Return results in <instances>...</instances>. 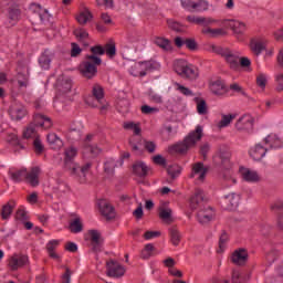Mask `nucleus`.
Segmentation results:
<instances>
[{
  "mask_svg": "<svg viewBox=\"0 0 283 283\" xmlns=\"http://www.w3.org/2000/svg\"><path fill=\"white\" fill-rule=\"evenodd\" d=\"M78 156V148L75 146H69L64 149V165L66 169L71 170L72 176L78 178L80 182H86L85 176L92 167V164H85L82 168L78 164L74 163V158Z\"/></svg>",
  "mask_w": 283,
  "mask_h": 283,
  "instance_id": "nucleus-1",
  "label": "nucleus"
},
{
  "mask_svg": "<svg viewBox=\"0 0 283 283\" xmlns=\"http://www.w3.org/2000/svg\"><path fill=\"white\" fill-rule=\"evenodd\" d=\"M206 50L207 52L222 56L231 70H238L240 67V53L238 51H232L229 48L213 43L206 44Z\"/></svg>",
  "mask_w": 283,
  "mask_h": 283,
  "instance_id": "nucleus-2",
  "label": "nucleus"
},
{
  "mask_svg": "<svg viewBox=\"0 0 283 283\" xmlns=\"http://www.w3.org/2000/svg\"><path fill=\"white\" fill-rule=\"evenodd\" d=\"M160 67H161L160 62L154 59L134 62L129 69V74L132 76L143 77L146 74H149V72H158Z\"/></svg>",
  "mask_w": 283,
  "mask_h": 283,
  "instance_id": "nucleus-3",
  "label": "nucleus"
},
{
  "mask_svg": "<svg viewBox=\"0 0 283 283\" xmlns=\"http://www.w3.org/2000/svg\"><path fill=\"white\" fill-rule=\"evenodd\" d=\"M52 119L42 114H35L33 117V123H31L24 130V138H34L36 136V127H42V129H52Z\"/></svg>",
  "mask_w": 283,
  "mask_h": 283,
  "instance_id": "nucleus-4",
  "label": "nucleus"
},
{
  "mask_svg": "<svg viewBox=\"0 0 283 283\" xmlns=\"http://www.w3.org/2000/svg\"><path fill=\"white\" fill-rule=\"evenodd\" d=\"M41 175V169L39 168H32V170L28 174L27 170H9V176L11 179L14 180V182H19L20 180H23L25 178L27 182L31 185V187H38L39 185V176Z\"/></svg>",
  "mask_w": 283,
  "mask_h": 283,
  "instance_id": "nucleus-5",
  "label": "nucleus"
},
{
  "mask_svg": "<svg viewBox=\"0 0 283 283\" xmlns=\"http://www.w3.org/2000/svg\"><path fill=\"white\" fill-rule=\"evenodd\" d=\"M102 60L95 55H87L85 61L80 65V71L86 78H94L98 70L96 65H101Z\"/></svg>",
  "mask_w": 283,
  "mask_h": 283,
  "instance_id": "nucleus-6",
  "label": "nucleus"
},
{
  "mask_svg": "<svg viewBox=\"0 0 283 283\" xmlns=\"http://www.w3.org/2000/svg\"><path fill=\"white\" fill-rule=\"evenodd\" d=\"M174 70L179 74V76H184L185 78H190L191 81L198 78V69L186 60H176L174 63Z\"/></svg>",
  "mask_w": 283,
  "mask_h": 283,
  "instance_id": "nucleus-7",
  "label": "nucleus"
},
{
  "mask_svg": "<svg viewBox=\"0 0 283 283\" xmlns=\"http://www.w3.org/2000/svg\"><path fill=\"white\" fill-rule=\"evenodd\" d=\"M93 96L94 97H87L85 99L86 105H90V107H99L102 112H105L109 107V104L105 102L103 87L98 84H95L93 86ZM95 98V99H94Z\"/></svg>",
  "mask_w": 283,
  "mask_h": 283,
  "instance_id": "nucleus-8",
  "label": "nucleus"
},
{
  "mask_svg": "<svg viewBox=\"0 0 283 283\" xmlns=\"http://www.w3.org/2000/svg\"><path fill=\"white\" fill-rule=\"evenodd\" d=\"M181 6L188 12H205V10H209V2L206 0H181Z\"/></svg>",
  "mask_w": 283,
  "mask_h": 283,
  "instance_id": "nucleus-9",
  "label": "nucleus"
},
{
  "mask_svg": "<svg viewBox=\"0 0 283 283\" xmlns=\"http://www.w3.org/2000/svg\"><path fill=\"white\" fill-rule=\"evenodd\" d=\"M92 135H87L84 142V146L82 147V154L84 158H96V156L101 155L103 149L98 147L96 144H91Z\"/></svg>",
  "mask_w": 283,
  "mask_h": 283,
  "instance_id": "nucleus-10",
  "label": "nucleus"
},
{
  "mask_svg": "<svg viewBox=\"0 0 283 283\" xmlns=\"http://www.w3.org/2000/svg\"><path fill=\"white\" fill-rule=\"evenodd\" d=\"M9 116L12 120H23L28 116V109L21 102H14L9 107Z\"/></svg>",
  "mask_w": 283,
  "mask_h": 283,
  "instance_id": "nucleus-11",
  "label": "nucleus"
},
{
  "mask_svg": "<svg viewBox=\"0 0 283 283\" xmlns=\"http://www.w3.org/2000/svg\"><path fill=\"white\" fill-rule=\"evenodd\" d=\"M126 46L133 48L135 52H143L147 48V40L140 35L132 34L126 40Z\"/></svg>",
  "mask_w": 283,
  "mask_h": 283,
  "instance_id": "nucleus-12",
  "label": "nucleus"
},
{
  "mask_svg": "<svg viewBox=\"0 0 283 283\" xmlns=\"http://www.w3.org/2000/svg\"><path fill=\"white\" fill-rule=\"evenodd\" d=\"M207 167H205L203 163H197L192 166L191 178H193L197 185H202L205 179L207 178Z\"/></svg>",
  "mask_w": 283,
  "mask_h": 283,
  "instance_id": "nucleus-13",
  "label": "nucleus"
},
{
  "mask_svg": "<svg viewBox=\"0 0 283 283\" xmlns=\"http://www.w3.org/2000/svg\"><path fill=\"white\" fill-rule=\"evenodd\" d=\"M249 262V252L244 248L234 250L231 254V263L237 266H244Z\"/></svg>",
  "mask_w": 283,
  "mask_h": 283,
  "instance_id": "nucleus-14",
  "label": "nucleus"
},
{
  "mask_svg": "<svg viewBox=\"0 0 283 283\" xmlns=\"http://www.w3.org/2000/svg\"><path fill=\"white\" fill-rule=\"evenodd\" d=\"M205 128L200 125L196 126V129L190 132L188 136L185 137L186 143L190 146V149H193L200 140H202Z\"/></svg>",
  "mask_w": 283,
  "mask_h": 283,
  "instance_id": "nucleus-15",
  "label": "nucleus"
},
{
  "mask_svg": "<svg viewBox=\"0 0 283 283\" xmlns=\"http://www.w3.org/2000/svg\"><path fill=\"white\" fill-rule=\"evenodd\" d=\"M197 219L200 224H209V222L216 220V210L211 207L201 208L197 213Z\"/></svg>",
  "mask_w": 283,
  "mask_h": 283,
  "instance_id": "nucleus-16",
  "label": "nucleus"
},
{
  "mask_svg": "<svg viewBox=\"0 0 283 283\" xmlns=\"http://www.w3.org/2000/svg\"><path fill=\"white\" fill-rule=\"evenodd\" d=\"M222 202L224 208L229 211H235L238 207H240V195L238 193H229L222 198Z\"/></svg>",
  "mask_w": 283,
  "mask_h": 283,
  "instance_id": "nucleus-17",
  "label": "nucleus"
},
{
  "mask_svg": "<svg viewBox=\"0 0 283 283\" xmlns=\"http://www.w3.org/2000/svg\"><path fill=\"white\" fill-rule=\"evenodd\" d=\"M98 206V210L102 213V216H104V218L106 220H112V218L116 217V212L114 211V207H112V205H109V202H107V200L105 199H101L97 202Z\"/></svg>",
  "mask_w": 283,
  "mask_h": 283,
  "instance_id": "nucleus-18",
  "label": "nucleus"
},
{
  "mask_svg": "<svg viewBox=\"0 0 283 283\" xmlns=\"http://www.w3.org/2000/svg\"><path fill=\"white\" fill-rule=\"evenodd\" d=\"M107 275L108 277H123L125 275V266L118 262L109 261L107 263Z\"/></svg>",
  "mask_w": 283,
  "mask_h": 283,
  "instance_id": "nucleus-19",
  "label": "nucleus"
},
{
  "mask_svg": "<svg viewBox=\"0 0 283 283\" xmlns=\"http://www.w3.org/2000/svg\"><path fill=\"white\" fill-rule=\"evenodd\" d=\"M86 238L90 240L94 251H101V244H103V237L101 235V231L88 230Z\"/></svg>",
  "mask_w": 283,
  "mask_h": 283,
  "instance_id": "nucleus-20",
  "label": "nucleus"
},
{
  "mask_svg": "<svg viewBox=\"0 0 283 283\" xmlns=\"http://www.w3.org/2000/svg\"><path fill=\"white\" fill-rule=\"evenodd\" d=\"M235 129H238V132H251V129H253V116L243 115L235 123Z\"/></svg>",
  "mask_w": 283,
  "mask_h": 283,
  "instance_id": "nucleus-21",
  "label": "nucleus"
},
{
  "mask_svg": "<svg viewBox=\"0 0 283 283\" xmlns=\"http://www.w3.org/2000/svg\"><path fill=\"white\" fill-rule=\"evenodd\" d=\"M206 201L207 199L205 198V191L197 189L190 198V209H200V207H205Z\"/></svg>",
  "mask_w": 283,
  "mask_h": 283,
  "instance_id": "nucleus-22",
  "label": "nucleus"
},
{
  "mask_svg": "<svg viewBox=\"0 0 283 283\" xmlns=\"http://www.w3.org/2000/svg\"><path fill=\"white\" fill-rule=\"evenodd\" d=\"M228 28L232 29L237 39H240L247 32V24L238 20H229L227 23Z\"/></svg>",
  "mask_w": 283,
  "mask_h": 283,
  "instance_id": "nucleus-23",
  "label": "nucleus"
},
{
  "mask_svg": "<svg viewBox=\"0 0 283 283\" xmlns=\"http://www.w3.org/2000/svg\"><path fill=\"white\" fill-rule=\"evenodd\" d=\"M210 92L216 94L217 96H222V94H227V86H224V81L221 78H216L210 81L209 84Z\"/></svg>",
  "mask_w": 283,
  "mask_h": 283,
  "instance_id": "nucleus-24",
  "label": "nucleus"
},
{
  "mask_svg": "<svg viewBox=\"0 0 283 283\" xmlns=\"http://www.w3.org/2000/svg\"><path fill=\"white\" fill-rule=\"evenodd\" d=\"M241 178L245 180V182H260V174L255 170H251L249 168H240Z\"/></svg>",
  "mask_w": 283,
  "mask_h": 283,
  "instance_id": "nucleus-25",
  "label": "nucleus"
},
{
  "mask_svg": "<svg viewBox=\"0 0 283 283\" xmlns=\"http://www.w3.org/2000/svg\"><path fill=\"white\" fill-rule=\"evenodd\" d=\"M251 275L247 272H242L240 270H233L231 274V279L226 281V283H247Z\"/></svg>",
  "mask_w": 283,
  "mask_h": 283,
  "instance_id": "nucleus-26",
  "label": "nucleus"
},
{
  "mask_svg": "<svg viewBox=\"0 0 283 283\" xmlns=\"http://www.w3.org/2000/svg\"><path fill=\"white\" fill-rule=\"evenodd\" d=\"M46 140L51 149H54L55 151L63 149V139H61V137H59V135H56L55 133H49L46 136Z\"/></svg>",
  "mask_w": 283,
  "mask_h": 283,
  "instance_id": "nucleus-27",
  "label": "nucleus"
},
{
  "mask_svg": "<svg viewBox=\"0 0 283 283\" xmlns=\"http://www.w3.org/2000/svg\"><path fill=\"white\" fill-rule=\"evenodd\" d=\"M250 50L258 55L266 50V41L260 39H252L250 41Z\"/></svg>",
  "mask_w": 283,
  "mask_h": 283,
  "instance_id": "nucleus-28",
  "label": "nucleus"
},
{
  "mask_svg": "<svg viewBox=\"0 0 283 283\" xmlns=\"http://www.w3.org/2000/svg\"><path fill=\"white\" fill-rule=\"evenodd\" d=\"M54 56V53L50 50H45L40 59H39V64L42 67V70H50L52 65V57Z\"/></svg>",
  "mask_w": 283,
  "mask_h": 283,
  "instance_id": "nucleus-29",
  "label": "nucleus"
},
{
  "mask_svg": "<svg viewBox=\"0 0 283 283\" xmlns=\"http://www.w3.org/2000/svg\"><path fill=\"white\" fill-rule=\"evenodd\" d=\"M250 156L253 160H262L263 157L266 156V147L256 144L250 149Z\"/></svg>",
  "mask_w": 283,
  "mask_h": 283,
  "instance_id": "nucleus-30",
  "label": "nucleus"
},
{
  "mask_svg": "<svg viewBox=\"0 0 283 283\" xmlns=\"http://www.w3.org/2000/svg\"><path fill=\"white\" fill-rule=\"evenodd\" d=\"M69 231L71 233H82L83 231V219L75 217L69 222Z\"/></svg>",
  "mask_w": 283,
  "mask_h": 283,
  "instance_id": "nucleus-31",
  "label": "nucleus"
},
{
  "mask_svg": "<svg viewBox=\"0 0 283 283\" xmlns=\"http://www.w3.org/2000/svg\"><path fill=\"white\" fill-rule=\"evenodd\" d=\"M14 207H17V202L14 200L8 201L1 209V218L2 220H10L12 216V211H14Z\"/></svg>",
  "mask_w": 283,
  "mask_h": 283,
  "instance_id": "nucleus-32",
  "label": "nucleus"
},
{
  "mask_svg": "<svg viewBox=\"0 0 283 283\" xmlns=\"http://www.w3.org/2000/svg\"><path fill=\"white\" fill-rule=\"evenodd\" d=\"M133 171L139 178H145L149 174V166L143 161H138L133 166Z\"/></svg>",
  "mask_w": 283,
  "mask_h": 283,
  "instance_id": "nucleus-33",
  "label": "nucleus"
},
{
  "mask_svg": "<svg viewBox=\"0 0 283 283\" xmlns=\"http://www.w3.org/2000/svg\"><path fill=\"white\" fill-rule=\"evenodd\" d=\"M202 34L209 36L210 39H217V36H224L227 34V30L222 28L212 29V28H203L201 30Z\"/></svg>",
  "mask_w": 283,
  "mask_h": 283,
  "instance_id": "nucleus-34",
  "label": "nucleus"
},
{
  "mask_svg": "<svg viewBox=\"0 0 283 283\" xmlns=\"http://www.w3.org/2000/svg\"><path fill=\"white\" fill-rule=\"evenodd\" d=\"M159 218L166 224H171V222H174L171 208L160 207L159 208Z\"/></svg>",
  "mask_w": 283,
  "mask_h": 283,
  "instance_id": "nucleus-35",
  "label": "nucleus"
},
{
  "mask_svg": "<svg viewBox=\"0 0 283 283\" xmlns=\"http://www.w3.org/2000/svg\"><path fill=\"white\" fill-rule=\"evenodd\" d=\"M195 103L197 105V114L200 116H207V114H209V107L207 106L205 98L195 97Z\"/></svg>",
  "mask_w": 283,
  "mask_h": 283,
  "instance_id": "nucleus-36",
  "label": "nucleus"
},
{
  "mask_svg": "<svg viewBox=\"0 0 283 283\" xmlns=\"http://www.w3.org/2000/svg\"><path fill=\"white\" fill-rule=\"evenodd\" d=\"M57 90L62 94H67L72 92V80L70 78H62L57 81Z\"/></svg>",
  "mask_w": 283,
  "mask_h": 283,
  "instance_id": "nucleus-37",
  "label": "nucleus"
},
{
  "mask_svg": "<svg viewBox=\"0 0 283 283\" xmlns=\"http://www.w3.org/2000/svg\"><path fill=\"white\" fill-rule=\"evenodd\" d=\"M189 149H191V146L188 144L187 139L171 146V151H175V154H187Z\"/></svg>",
  "mask_w": 283,
  "mask_h": 283,
  "instance_id": "nucleus-38",
  "label": "nucleus"
},
{
  "mask_svg": "<svg viewBox=\"0 0 283 283\" xmlns=\"http://www.w3.org/2000/svg\"><path fill=\"white\" fill-rule=\"evenodd\" d=\"M235 116V114L222 115L221 120L216 124L217 129H224V127H229V125H231V123L234 120Z\"/></svg>",
  "mask_w": 283,
  "mask_h": 283,
  "instance_id": "nucleus-39",
  "label": "nucleus"
},
{
  "mask_svg": "<svg viewBox=\"0 0 283 283\" xmlns=\"http://www.w3.org/2000/svg\"><path fill=\"white\" fill-rule=\"evenodd\" d=\"M188 23H197L198 25H211L213 20L205 17H196V15H188L187 17Z\"/></svg>",
  "mask_w": 283,
  "mask_h": 283,
  "instance_id": "nucleus-40",
  "label": "nucleus"
},
{
  "mask_svg": "<svg viewBox=\"0 0 283 283\" xmlns=\"http://www.w3.org/2000/svg\"><path fill=\"white\" fill-rule=\"evenodd\" d=\"M76 19L77 23L85 25V23H90V21H92L93 15L92 12H90V9L85 8L77 14Z\"/></svg>",
  "mask_w": 283,
  "mask_h": 283,
  "instance_id": "nucleus-41",
  "label": "nucleus"
},
{
  "mask_svg": "<svg viewBox=\"0 0 283 283\" xmlns=\"http://www.w3.org/2000/svg\"><path fill=\"white\" fill-rule=\"evenodd\" d=\"M154 43L165 52H171L172 50L171 42L168 39L158 36L155 38Z\"/></svg>",
  "mask_w": 283,
  "mask_h": 283,
  "instance_id": "nucleus-42",
  "label": "nucleus"
},
{
  "mask_svg": "<svg viewBox=\"0 0 283 283\" xmlns=\"http://www.w3.org/2000/svg\"><path fill=\"white\" fill-rule=\"evenodd\" d=\"M60 241L59 240H51L46 244V251L50 255V258H53V260H59V254H56L54 251H56V248L59 247Z\"/></svg>",
  "mask_w": 283,
  "mask_h": 283,
  "instance_id": "nucleus-43",
  "label": "nucleus"
},
{
  "mask_svg": "<svg viewBox=\"0 0 283 283\" xmlns=\"http://www.w3.org/2000/svg\"><path fill=\"white\" fill-rule=\"evenodd\" d=\"M74 34L77 41H81V43H84V45H90V43H87V39H90V33H87L84 29H76L74 31Z\"/></svg>",
  "mask_w": 283,
  "mask_h": 283,
  "instance_id": "nucleus-44",
  "label": "nucleus"
},
{
  "mask_svg": "<svg viewBox=\"0 0 283 283\" xmlns=\"http://www.w3.org/2000/svg\"><path fill=\"white\" fill-rule=\"evenodd\" d=\"M29 74H28V69H24V72H18L17 75V81H18V85L20 87H28V78H29Z\"/></svg>",
  "mask_w": 283,
  "mask_h": 283,
  "instance_id": "nucleus-45",
  "label": "nucleus"
},
{
  "mask_svg": "<svg viewBox=\"0 0 283 283\" xmlns=\"http://www.w3.org/2000/svg\"><path fill=\"white\" fill-rule=\"evenodd\" d=\"M266 83H269V76L265 73H259L256 75V85L262 92L266 90Z\"/></svg>",
  "mask_w": 283,
  "mask_h": 283,
  "instance_id": "nucleus-46",
  "label": "nucleus"
},
{
  "mask_svg": "<svg viewBox=\"0 0 283 283\" xmlns=\"http://www.w3.org/2000/svg\"><path fill=\"white\" fill-rule=\"evenodd\" d=\"M265 145H270L272 149H277L282 147V144L280 142V138H277L275 135H270L265 138Z\"/></svg>",
  "mask_w": 283,
  "mask_h": 283,
  "instance_id": "nucleus-47",
  "label": "nucleus"
},
{
  "mask_svg": "<svg viewBox=\"0 0 283 283\" xmlns=\"http://www.w3.org/2000/svg\"><path fill=\"white\" fill-rule=\"evenodd\" d=\"M8 17H9V23H11V25H14V23H17V21H19L21 17V11L17 8L9 9Z\"/></svg>",
  "mask_w": 283,
  "mask_h": 283,
  "instance_id": "nucleus-48",
  "label": "nucleus"
},
{
  "mask_svg": "<svg viewBox=\"0 0 283 283\" xmlns=\"http://www.w3.org/2000/svg\"><path fill=\"white\" fill-rule=\"evenodd\" d=\"M140 112L146 116H151L153 114H158V112H160V108L145 104L140 107Z\"/></svg>",
  "mask_w": 283,
  "mask_h": 283,
  "instance_id": "nucleus-49",
  "label": "nucleus"
},
{
  "mask_svg": "<svg viewBox=\"0 0 283 283\" xmlns=\"http://www.w3.org/2000/svg\"><path fill=\"white\" fill-rule=\"evenodd\" d=\"M174 86L177 90V92H179L180 94H184V96H193V92L188 87L181 85L180 83L175 82Z\"/></svg>",
  "mask_w": 283,
  "mask_h": 283,
  "instance_id": "nucleus-50",
  "label": "nucleus"
},
{
  "mask_svg": "<svg viewBox=\"0 0 283 283\" xmlns=\"http://www.w3.org/2000/svg\"><path fill=\"white\" fill-rule=\"evenodd\" d=\"M229 242V233L222 232L219 238V251L222 252L227 249V243Z\"/></svg>",
  "mask_w": 283,
  "mask_h": 283,
  "instance_id": "nucleus-51",
  "label": "nucleus"
},
{
  "mask_svg": "<svg viewBox=\"0 0 283 283\" xmlns=\"http://www.w3.org/2000/svg\"><path fill=\"white\" fill-rule=\"evenodd\" d=\"M170 240L174 247H178V244H180V232L177 229H170Z\"/></svg>",
  "mask_w": 283,
  "mask_h": 283,
  "instance_id": "nucleus-52",
  "label": "nucleus"
},
{
  "mask_svg": "<svg viewBox=\"0 0 283 283\" xmlns=\"http://www.w3.org/2000/svg\"><path fill=\"white\" fill-rule=\"evenodd\" d=\"M154 253V244L148 243L145 245L144 250L142 251L143 260H149V256Z\"/></svg>",
  "mask_w": 283,
  "mask_h": 283,
  "instance_id": "nucleus-53",
  "label": "nucleus"
},
{
  "mask_svg": "<svg viewBox=\"0 0 283 283\" xmlns=\"http://www.w3.org/2000/svg\"><path fill=\"white\" fill-rule=\"evenodd\" d=\"M124 129H130L136 136L140 134V126H138V124H134L133 122L124 123Z\"/></svg>",
  "mask_w": 283,
  "mask_h": 283,
  "instance_id": "nucleus-54",
  "label": "nucleus"
},
{
  "mask_svg": "<svg viewBox=\"0 0 283 283\" xmlns=\"http://www.w3.org/2000/svg\"><path fill=\"white\" fill-rule=\"evenodd\" d=\"M99 8H105V10H112L114 8V0H95Z\"/></svg>",
  "mask_w": 283,
  "mask_h": 283,
  "instance_id": "nucleus-55",
  "label": "nucleus"
},
{
  "mask_svg": "<svg viewBox=\"0 0 283 283\" xmlns=\"http://www.w3.org/2000/svg\"><path fill=\"white\" fill-rule=\"evenodd\" d=\"M181 171L182 168L178 165H172L168 168V175L171 176V178H177V176H180Z\"/></svg>",
  "mask_w": 283,
  "mask_h": 283,
  "instance_id": "nucleus-56",
  "label": "nucleus"
},
{
  "mask_svg": "<svg viewBox=\"0 0 283 283\" xmlns=\"http://www.w3.org/2000/svg\"><path fill=\"white\" fill-rule=\"evenodd\" d=\"M104 169H105L106 174H112L114 171V169H116V160H114V159L107 160L104 165Z\"/></svg>",
  "mask_w": 283,
  "mask_h": 283,
  "instance_id": "nucleus-57",
  "label": "nucleus"
},
{
  "mask_svg": "<svg viewBox=\"0 0 283 283\" xmlns=\"http://www.w3.org/2000/svg\"><path fill=\"white\" fill-rule=\"evenodd\" d=\"M33 147L35 149V153L43 154L44 146H43V142H41L40 137H35V139L33 142Z\"/></svg>",
  "mask_w": 283,
  "mask_h": 283,
  "instance_id": "nucleus-58",
  "label": "nucleus"
},
{
  "mask_svg": "<svg viewBox=\"0 0 283 283\" xmlns=\"http://www.w3.org/2000/svg\"><path fill=\"white\" fill-rule=\"evenodd\" d=\"M104 53H106L109 59H113V56H116V45L107 44L104 49Z\"/></svg>",
  "mask_w": 283,
  "mask_h": 283,
  "instance_id": "nucleus-59",
  "label": "nucleus"
},
{
  "mask_svg": "<svg viewBox=\"0 0 283 283\" xmlns=\"http://www.w3.org/2000/svg\"><path fill=\"white\" fill-rule=\"evenodd\" d=\"M92 56H103L105 54V49L101 45H95L91 48Z\"/></svg>",
  "mask_w": 283,
  "mask_h": 283,
  "instance_id": "nucleus-60",
  "label": "nucleus"
},
{
  "mask_svg": "<svg viewBox=\"0 0 283 283\" xmlns=\"http://www.w3.org/2000/svg\"><path fill=\"white\" fill-rule=\"evenodd\" d=\"M9 266L11 271H17V269H21L19 264V256H12L9 261Z\"/></svg>",
  "mask_w": 283,
  "mask_h": 283,
  "instance_id": "nucleus-61",
  "label": "nucleus"
},
{
  "mask_svg": "<svg viewBox=\"0 0 283 283\" xmlns=\"http://www.w3.org/2000/svg\"><path fill=\"white\" fill-rule=\"evenodd\" d=\"M276 92H283V73L275 75Z\"/></svg>",
  "mask_w": 283,
  "mask_h": 283,
  "instance_id": "nucleus-62",
  "label": "nucleus"
},
{
  "mask_svg": "<svg viewBox=\"0 0 283 283\" xmlns=\"http://www.w3.org/2000/svg\"><path fill=\"white\" fill-rule=\"evenodd\" d=\"M144 147L149 154H154V151H156V143L154 142L144 140Z\"/></svg>",
  "mask_w": 283,
  "mask_h": 283,
  "instance_id": "nucleus-63",
  "label": "nucleus"
},
{
  "mask_svg": "<svg viewBox=\"0 0 283 283\" xmlns=\"http://www.w3.org/2000/svg\"><path fill=\"white\" fill-rule=\"evenodd\" d=\"M41 23H48V21H50V13L48 12V10H42L40 15H38Z\"/></svg>",
  "mask_w": 283,
  "mask_h": 283,
  "instance_id": "nucleus-64",
  "label": "nucleus"
}]
</instances>
